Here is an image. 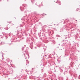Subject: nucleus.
<instances>
[{
    "mask_svg": "<svg viewBox=\"0 0 80 80\" xmlns=\"http://www.w3.org/2000/svg\"><path fill=\"white\" fill-rule=\"evenodd\" d=\"M77 11H78L79 12H80V11H79L80 10H79V9H77Z\"/></svg>",
    "mask_w": 80,
    "mask_h": 80,
    "instance_id": "nucleus-1",
    "label": "nucleus"
}]
</instances>
